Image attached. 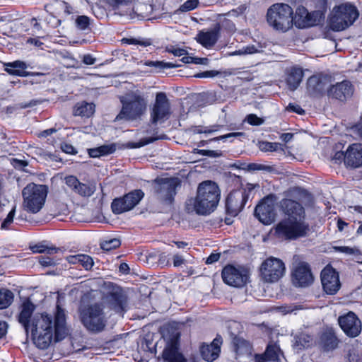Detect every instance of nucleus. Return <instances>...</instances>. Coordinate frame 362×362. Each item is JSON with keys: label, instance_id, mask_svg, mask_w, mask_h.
<instances>
[{"label": "nucleus", "instance_id": "61", "mask_svg": "<svg viewBox=\"0 0 362 362\" xmlns=\"http://www.w3.org/2000/svg\"><path fill=\"white\" fill-rule=\"evenodd\" d=\"M168 51L177 57L184 56L187 53L185 49L180 48H173L172 49H168Z\"/></svg>", "mask_w": 362, "mask_h": 362}, {"label": "nucleus", "instance_id": "31", "mask_svg": "<svg viewBox=\"0 0 362 362\" xmlns=\"http://www.w3.org/2000/svg\"><path fill=\"white\" fill-rule=\"evenodd\" d=\"M303 76L301 69L293 68L290 70L286 78V84L291 90H295L300 85Z\"/></svg>", "mask_w": 362, "mask_h": 362}, {"label": "nucleus", "instance_id": "28", "mask_svg": "<svg viewBox=\"0 0 362 362\" xmlns=\"http://www.w3.org/2000/svg\"><path fill=\"white\" fill-rule=\"evenodd\" d=\"M5 71L13 76H27L29 75L26 71L27 64L22 61H14L13 62L4 64Z\"/></svg>", "mask_w": 362, "mask_h": 362}, {"label": "nucleus", "instance_id": "53", "mask_svg": "<svg viewBox=\"0 0 362 362\" xmlns=\"http://www.w3.org/2000/svg\"><path fill=\"white\" fill-rule=\"evenodd\" d=\"M197 152L201 155L207 156L213 158L219 157L221 154L219 151L212 150H198Z\"/></svg>", "mask_w": 362, "mask_h": 362}, {"label": "nucleus", "instance_id": "15", "mask_svg": "<svg viewBox=\"0 0 362 362\" xmlns=\"http://www.w3.org/2000/svg\"><path fill=\"white\" fill-rule=\"evenodd\" d=\"M247 199L248 194L244 190H236L230 192L226 199L227 213L233 216H237L243 209Z\"/></svg>", "mask_w": 362, "mask_h": 362}, {"label": "nucleus", "instance_id": "37", "mask_svg": "<svg viewBox=\"0 0 362 362\" xmlns=\"http://www.w3.org/2000/svg\"><path fill=\"white\" fill-rule=\"evenodd\" d=\"M134 0H110V6L112 8L115 13L119 14L123 8L130 6Z\"/></svg>", "mask_w": 362, "mask_h": 362}, {"label": "nucleus", "instance_id": "3", "mask_svg": "<svg viewBox=\"0 0 362 362\" xmlns=\"http://www.w3.org/2000/svg\"><path fill=\"white\" fill-rule=\"evenodd\" d=\"M280 206L287 218L279 222L276 232L288 239H295L305 236L309 230V225L305 221V210L297 202L290 199H284Z\"/></svg>", "mask_w": 362, "mask_h": 362}, {"label": "nucleus", "instance_id": "50", "mask_svg": "<svg viewBox=\"0 0 362 362\" xmlns=\"http://www.w3.org/2000/svg\"><path fill=\"white\" fill-rule=\"evenodd\" d=\"M125 42L129 45H141L142 47H147L151 45L148 40H138L135 38L124 39Z\"/></svg>", "mask_w": 362, "mask_h": 362}, {"label": "nucleus", "instance_id": "23", "mask_svg": "<svg viewBox=\"0 0 362 362\" xmlns=\"http://www.w3.org/2000/svg\"><path fill=\"white\" fill-rule=\"evenodd\" d=\"M344 163L352 168L362 166V144H353L349 146L345 153Z\"/></svg>", "mask_w": 362, "mask_h": 362}, {"label": "nucleus", "instance_id": "48", "mask_svg": "<svg viewBox=\"0 0 362 362\" xmlns=\"http://www.w3.org/2000/svg\"><path fill=\"white\" fill-rule=\"evenodd\" d=\"M245 121H246L250 125L253 126H259L264 123V119L257 117L255 114H250L247 115Z\"/></svg>", "mask_w": 362, "mask_h": 362}, {"label": "nucleus", "instance_id": "19", "mask_svg": "<svg viewBox=\"0 0 362 362\" xmlns=\"http://www.w3.org/2000/svg\"><path fill=\"white\" fill-rule=\"evenodd\" d=\"M317 17V11L308 12L304 6H298L294 17L293 16V21L296 27L304 28L314 25Z\"/></svg>", "mask_w": 362, "mask_h": 362}, {"label": "nucleus", "instance_id": "52", "mask_svg": "<svg viewBox=\"0 0 362 362\" xmlns=\"http://www.w3.org/2000/svg\"><path fill=\"white\" fill-rule=\"evenodd\" d=\"M336 250L339 251L341 252L348 254V255H354L358 252V250L356 248H351L346 246L338 247L335 248Z\"/></svg>", "mask_w": 362, "mask_h": 362}, {"label": "nucleus", "instance_id": "63", "mask_svg": "<svg viewBox=\"0 0 362 362\" xmlns=\"http://www.w3.org/2000/svg\"><path fill=\"white\" fill-rule=\"evenodd\" d=\"M83 62L87 65H92L95 62V59L90 54H86L83 58Z\"/></svg>", "mask_w": 362, "mask_h": 362}, {"label": "nucleus", "instance_id": "43", "mask_svg": "<svg viewBox=\"0 0 362 362\" xmlns=\"http://www.w3.org/2000/svg\"><path fill=\"white\" fill-rule=\"evenodd\" d=\"M158 138H153L150 137L148 139H144L141 140L139 142H129L127 144V146L130 148H136L142 147L145 145H147L150 143L153 142L154 141L157 140Z\"/></svg>", "mask_w": 362, "mask_h": 362}, {"label": "nucleus", "instance_id": "26", "mask_svg": "<svg viewBox=\"0 0 362 362\" xmlns=\"http://www.w3.org/2000/svg\"><path fill=\"white\" fill-rule=\"evenodd\" d=\"M221 341L216 338L211 344H202L200 347V352L203 358L207 361H213L216 359L219 355Z\"/></svg>", "mask_w": 362, "mask_h": 362}, {"label": "nucleus", "instance_id": "57", "mask_svg": "<svg viewBox=\"0 0 362 362\" xmlns=\"http://www.w3.org/2000/svg\"><path fill=\"white\" fill-rule=\"evenodd\" d=\"M220 253H212L206 259V263L208 264L217 262L220 258Z\"/></svg>", "mask_w": 362, "mask_h": 362}, {"label": "nucleus", "instance_id": "14", "mask_svg": "<svg viewBox=\"0 0 362 362\" xmlns=\"http://www.w3.org/2000/svg\"><path fill=\"white\" fill-rule=\"evenodd\" d=\"M321 282L323 290L328 295H334L341 288L339 274L331 267L322 269Z\"/></svg>", "mask_w": 362, "mask_h": 362}, {"label": "nucleus", "instance_id": "62", "mask_svg": "<svg viewBox=\"0 0 362 362\" xmlns=\"http://www.w3.org/2000/svg\"><path fill=\"white\" fill-rule=\"evenodd\" d=\"M81 254L71 255L66 257L67 261L71 264H80Z\"/></svg>", "mask_w": 362, "mask_h": 362}, {"label": "nucleus", "instance_id": "44", "mask_svg": "<svg viewBox=\"0 0 362 362\" xmlns=\"http://www.w3.org/2000/svg\"><path fill=\"white\" fill-rule=\"evenodd\" d=\"M198 0H187L179 8L181 12H187L194 9L198 5Z\"/></svg>", "mask_w": 362, "mask_h": 362}, {"label": "nucleus", "instance_id": "4", "mask_svg": "<svg viewBox=\"0 0 362 362\" xmlns=\"http://www.w3.org/2000/svg\"><path fill=\"white\" fill-rule=\"evenodd\" d=\"M220 198V192L217 185L210 180L200 183L195 197L187 199L185 204L188 214L207 215L214 211Z\"/></svg>", "mask_w": 362, "mask_h": 362}, {"label": "nucleus", "instance_id": "51", "mask_svg": "<svg viewBox=\"0 0 362 362\" xmlns=\"http://www.w3.org/2000/svg\"><path fill=\"white\" fill-rule=\"evenodd\" d=\"M218 75H219L218 71L212 70V71H203V72L199 73V74H196L195 76L197 78H212V77L217 76Z\"/></svg>", "mask_w": 362, "mask_h": 362}, {"label": "nucleus", "instance_id": "39", "mask_svg": "<svg viewBox=\"0 0 362 362\" xmlns=\"http://www.w3.org/2000/svg\"><path fill=\"white\" fill-rule=\"evenodd\" d=\"M260 46L256 47L255 45H247L245 47L239 49L235 52H233L230 54L231 56L235 55H246V54H252L260 51Z\"/></svg>", "mask_w": 362, "mask_h": 362}, {"label": "nucleus", "instance_id": "38", "mask_svg": "<svg viewBox=\"0 0 362 362\" xmlns=\"http://www.w3.org/2000/svg\"><path fill=\"white\" fill-rule=\"evenodd\" d=\"M32 250L35 253H44L45 255H53L59 252L60 249L55 247H48L44 245H36L32 247Z\"/></svg>", "mask_w": 362, "mask_h": 362}, {"label": "nucleus", "instance_id": "32", "mask_svg": "<svg viewBox=\"0 0 362 362\" xmlns=\"http://www.w3.org/2000/svg\"><path fill=\"white\" fill-rule=\"evenodd\" d=\"M320 341L327 350L333 349L337 345V337L332 329H327L322 334Z\"/></svg>", "mask_w": 362, "mask_h": 362}, {"label": "nucleus", "instance_id": "11", "mask_svg": "<svg viewBox=\"0 0 362 362\" xmlns=\"http://www.w3.org/2000/svg\"><path fill=\"white\" fill-rule=\"evenodd\" d=\"M144 193L141 189L133 190L122 197L113 199L111 208L115 214H120L133 209L143 199Z\"/></svg>", "mask_w": 362, "mask_h": 362}, {"label": "nucleus", "instance_id": "46", "mask_svg": "<svg viewBox=\"0 0 362 362\" xmlns=\"http://www.w3.org/2000/svg\"><path fill=\"white\" fill-rule=\"evenodd\" d=\"M16 206H14L11 211L8 213L6 218L1 223V228L2 229H7L9 226L13 223L15 216Z\"/></svg>", "mask_w": 362, "mask_h": 362}, {"label": "nucleus", "instance_id": "49", "mask_svg": "<svg viewBox=\"0 0 362 362\" xmlns=\"http://www.w3.org/2000/svg\"><path fill=\"white\" fill-rule=\"evenodd\" d=\"M146 64L148 66H155V67L159 68V69L173 68V67L176 66V65L173 64V63H165V62H158V61H156V62L150 61V62H147Z\"/></svg>", "mask_w": 362, "mask_h": 362}, {"label": "nucleus", "instance_id": "54", "mask_svg": "<svg viewBox=\"0 0 362 362\" xmlns=\"http://www.w3.org/2000/svg\"><path fill=\"white\" fill-rule=\"evenodd\" d=\"M35 151L36 154L40 156L42 158L45 160H54V156L53 155L44 151L42 148H35Z\"/></svg>", "mask_w": 362, "mask_h": 362}, {"label": "nucleus", "instance_id": "6", "mask_svg": "<svg viewBox=\"0 0 362 362\" xmlns=\"http://www.w3.org/2000/svg\"><path fill=\"white\" fill-rule=\"evenodd\" d=\"M23 208L28 212L36 214L43 207L47 195L45 185L30 183L22 192Z\"/></svg>", "mask_w": 362, "mask_h": 362}, {"label": "nucleus", "instance_id": "7", "mask_svg": "<svg viewBox=\"0 0 362 362\" xmlns=\"http://www.w3.org/2000/svg\"><path fill=\"white\" fill-rule=\"evenodd\" d=\"M358 13L356 8L349 3L335 6L329 18V27L334 31L344 30L356 20Z\"/></svg>", "mask_w": 362, "mask_h": 362}, {"label": "nucleus", "instance_id": "30", "mask_svg": "<svg viewBox=\"0 0 362 362\" xmlns=\"http://www.w3.org/2000/svg\"><path fill=\"white\" fill-rule=\"evenodd\" d=\"M94 112L95 105L93 103L81 101L75 105L73 114L74 116L90 117L93 115Z\"/></svg>", "mask_w": 362, "mask_h": 362}, {"label": "nucleus", "instance_id": "21", "mask_svg": "<svg viewBox=\"0 0 362 362\" xmlns=\"http://www.w3.org/2000/svg\"><path fill=\"white\" fill-rule=\"evenodd\" d=\"M180 334L177 333L173 339L167 344L162 353V358L164 362H183L185 358L180 352L177 339Z\"/></svg>", "mask_w": 362, "mask_h": 362}, {"label": "nucleus", "instance_id": "58", "mask_svg": "<svg viewBox=\"0 0 362 362\" xmlns=\"http://www.w3.org/2000/svg\"><path fill=\"white\" fill-rule=\"evenodd\" d=\"M8 325L6 322L0 320V339L7 333Z\"/></svg>", "mask_w": 362, "mask_h": 362}, {"label": "nucleus", "instance_id": "42", "mask_svg": "<svg viewBox=\"0 0 362 362\" xmlns=\"http://www.w3.org/2000/svg\"><path fill=\"white\" fill-rule=\"evenodd\" d=\"M46 255L38 257V261L42 267H50L57 264L58 259Z\"/></svg>", "mask_w": 362, "mask_h": 362}, {"label": "nucleus", "instance_id": "55", "mask_svg": "<svg viewBox=\"0 0 362 362\" xmlns=\"http://www.w3.org/2000/svg\"><path fill=\"white\" fill-rule=\"evenodd\" d=\"M61 148L66 153L75 154L76 153L74 147L71 144L67 143L62 144Z\"/></svg>", "mask_w": 362, "mask_h": 362}, {"label": "nucleus", "instance_id": "1", "mask_svg": "<svg viewBox=\"0 0 362 362\" xmlns=\"http://www.w3.org/2000/svg\"><path fill=\"white\" fill-rule=\"evenodd\" d=\"M35 306L25 300L21 306L18 322L26 332L30 331L34 344L40 349H45L52 341H59L68 334L66 316L63 309L57 306L53 317L46 313L33 315Z\"/></svg>", "mask_w": 362, "mask_h": 362}, {"label": "nucleus", "instance_id": "20", "mask_svg": "<svg viewBox=\"0 0 362 362\" xmlns=\"http://www.w3.org/2000/svg\"><path fill=\"white\" fill-rule=\"evenodd\" d=\"M64 180L66 185L74 193L78 194L81 197H90L95 191V186L94 185L82 183L75 176H66Z\"/></svg>", "mask_w": 362, "mask_h": 362}, {"label": "nucleus", "instance_id": "17", "mask_svg": "<svg viewBox=\"0 0 362 362\" xmlns=\"http://www.w3.org/2000/svg\"><path fill=\"white\" fill-rule=\"evenodd\" d=\"M151 6L146 4L134 1L119 11L118 15L132 21H141L148 16Z\"/></svg>", "mask_w": 362, "mask_h": 362}, {"label": "nucleus", "instance_id": "64", "mask_svg": "<svg viewBox=\"0 0 362 362\" xmlns=\"http://www.w3.org/2000/svg\"><path fill=\"white\" fill-rule=\"evenodd\" d=\"M354 134L362 138V124H358L352 127Z\"/></svg>", "mask_w": 362, "mask_h": 362}, {"label": "nucleus", "instance_id": "40", "mask_svg": "<svg viewBox=\"0 0 362 362\" xmlns=\"http://www.w3.org/2000/svg\"><path fill=\"white\" fill-rule=\"evenodd\" d=\"M303 309V307L300 305L290 304L278 306L276 310L283 315L296 313L297 311Z\"/></svg>", "mask_w": 362, "mask_h": 362}, {"label": "nucleus", "instance_id": "47", "mask_svg": "<svg viewBox=\"0 0 362 362\" xmlns=\"http://www.w3.org/2000/svg\"><path fill=\"white\" fill-rule=\"evenodd\" d=\"M80 264H81L86 270H89L93 266V260L92 257L87 255L81 254Z\"/></svg>", "mask_w": 362, "mask_h": 362}, {"label": "nucleus", "instance_id": "45", "mask_svg": "<svg viewBox=\"0 0 362 362\" xmlns=\"http://www.w3.org/2000/svg\"><path fill=\"white\" fill-rule=\"evenodd\" d=\"M76 24L78 29L86 30L90 24L89 18L86 16H78V18L76 20Z\"/></svg>", "mask_w": 362, "mask_h": 362}, {"label": "nucleus", "instance_id": "41", "mask_svg": "<svg viewBox=\"0 0 362 362\" xmlns=\"http://www.w3.org/2000/svg\"><path fill=\"white\" fill-rule=\"evenodd\" d=\"M121 244L120 240L117 238H112L108 240H104L100 243V247L103 250L110 251L111 250L118 247Z\"/></svg>", "mask_w": 362, "mask_h": 362}, {"label": "nucleus", "instance_id": "13", "mask_svg": "<svg viewBox=\"0 0 362 362\" xmlns=\"http://www.w3.org/2000/svg\"><path fill=\"white\" fill-rule=\"evenodd\" d=\"M291 280L296 287L310 286L314 281V277L309 264L305 262L296 261L293 264Z\"/></svg>", "mask_w": 362, "mask_h": 362}, {"label": "nucleus", "instance_id": "12", "mask_svg": "<svg viewBox=\"0 0 362 362\" xmlns=\"http://www.w3.org/2000/svg\"><path fill=\"white\" fill-rule=\"evenodd\" d=\"M276 197L270 194L264 197L255 207V215L260 222L265 225H269L275 221L276 217Z\"/></svg>", "mask_w": 362, "mask_h": 362}, {"label": "nucleus", "instance_id": "56", "mask_svg": "<svg viewBox=\"0 0 362 362\" xmlns=\"http://www.w3.org/2000/svg\"><path fill=\"white\" fill-rule=\"evenodd\" d=\"M286 110L297 112L299 115H303L305 112V111L299 105L293 104H289L287 106Z\"/></svg>", "mask_w": 362, "mask_h": 362}, {"label": "nucleus", "instance_id": "35", "mask_svg": "<svg viewBox=\"0 0 362 362\" xmlns=\"http://www.w3.org/2000/svg\"><path fill=\"white\" fill-rule=\"evenodd\" d=\"M13 299V293L5 288L0 289V309L8 307Z\"/></svg>", "mask_w": 362, "mask_h": 362}, {"label": "nucleus", "instance_id": "24", "mask_svg": "<svg viewBox=\"0 0 362 362\" xmlns=\"http://www.w3.org/2000/svg\"><path fill=\"white\" fill-rule=\"evenodd\" d=\"M353 93V88L351 83L348 81H344L337 83L330 87L328 90V95L336 99L344 100L350 97Z\"/></svg>", "mask_w": 362, "mask_h": 362}, {"label": "nucleus", "instance_id": "27", "mask_svg": "<svg viewBox=\"0 0 362 362\" xmlns=\"http://www.w3.org/2000/svg\"><path fill=\"white\" fill-rule=\"evenodd\" d=\"M157 192L160 198L170 201L175 194V185L173 180L170 179L163 180L158 186Z\"/></svg>", "mask_w": 362, "mask_h": 362}, {"label": "nucleus", "instance_id": "16", "mask_svg": "<svg viewBox=\"0 0 362 362\" xmlns=\"http://www.w3.org/2000/svg\"><path fill=\"white\" fill-rule=\"evenodd\" d=\"M170 103L165 93L156 94L155 103L151 112V122L153 124L163 119L170 115Z\"/></svg>", "mask_w": 362, "mask_h": 362}, {"label": "nucleus", "instance_id": "33", "mask_svg": "<svg viewBox=\"0 0 362 362\" xmlns=\"http://www.w3.org/2000/svg\"><path fill=\"white\" fill-rule=\"evenodd\" d=\"M115 150L116 146L115 144L103 145L98 148L89 149L88 154L92 158H97L101 156L112 153L115 151Z\"/></svg>", "mask_w": 362, "mask_h": 362}, {"label": "nucleus", "instance_id": "25", "mask_svg": "<svg viewBox=\"0 0 362 362\" xmlns=\"http://www.w3.org/2000/svg\"><path fill=\"white\" fill-rule=\"evenodd\" d=\"M282 353L279 346L274 343H269L264 355H256L255 362H279Z\"/></svg>", "mask_w": 362, "mask_h": 362}, {"label": "nucleus", "instance_id": "8", "mask_svg": "<svg viewBox=\"0 0 362 362\" xmlns=\"http://www.w3.org/2000/svg\"><path fill=\"white\" fill-rule=\"evenodd\" d=\"M293 13L288 4H275L267 11V21L274 29L285 32L291 27Z\"/></svg>", "mask_w": 362, "mask_h": 362}, {"label": "nucleus", "instance_id": "9", "mask_svg": "<svg viewBox=\"0 0 362 362\" xmlns=\"http://www.w3.org/2000/svg\"><path fill=\"white\" fill-rule=\"evenodd\" d=\"M286 267L284 262L276 257H270L262 262L259 267L261 279L266 283H276L285 274Z\"/></svg>", "mask_w": 362, "mask_h": 362}, {"label": "nucleus", "instance_id": "10", "mask_svg": "<svg viewBox=\"0 0 362 362\" xmlns=\"http://www.w3.org/2000/svg\"><path fill=\"white\" fill-rule=\"evenodd\" d=\"M221 275L223 281L226 284L233 287L241 288L247 283L250 272L243 266L228 264L223 267Z\"/></svg>", "mask_w": 362, "mask_h": 362}, {"label": "nucleus", "instance_id": "29", "mask_svg": "<svg viewBox=\"0 0 362 362\" xmlns=\"http://www.w3.org/2000/svg\"><path fill=\"white\" fill-rule=\"evenodd\" d=\"M218 30L216 29L206 32L201 31L197 35L196 40L205 47L213 46L217 41Z\"/></svg>", "mask_w": 362, "mask_h": 362}, {"label": "nucleus", "instance_id": "5", "mask_svg": "<svg viewBox=\"0 0 362 362\" xmlns=\"http://www.w3.org/2000/svg\"><path fill=\"white\" fill-rule=\"evenodd\" d=\"M122 107L116 119L134 120L146 110L147 100L139 90L131 91L120 98Z\"/></svg>", "mask_w": 362, "mask_h": 362}, {"label": "nucleus", "instance_id": "59", "mask_svg": "<svg viewBox=\"0 0 362 362\" xmlns=\"http://www.w3.org/2000/svg\"><path fill=\"white\" fill-rule=\"evenodd\" d=\"M158 263L162 266L170 265L168 257L165 253H160L158 255Z\"/></svg>", "mask_w": 362, "mask_h": 362}, {"label": "nucleus", "instance_id": "22", "mask_svg": "<svg viewBox=\"0 0 362 362\" xmlns=\"http://www.w3.org/2000/svg\"><path fill=\"white\" fill-rule=\"evenodd\" d=\"M314 343L313 335L306 327L301 328L294 334L293 348L299 351L310 347Z\"/></svg>", "mask_w": 362, "mask_h": 362}, {"label": "nucleus", "instance_id": "36", "mask_svg": "<svg viewBox=\"0 0 362 362\" xmlns=\"http://www.w3.org/2000/svg\"><path fill=\"white\" fill-rule=\"evenodd\" d=\"M259 148L264 152L284 151L282 144L276 142L261 141L259 143Z\"/></svg>", "mask_w": 362, "mask_h": 362}, {"label": "nucleus", "instance_id": "18", "mask_svg": "<svg viewBox=\"0 0 362 362\" xmlns=\"http://www.w3.org/2000/svg\"><path fill=\"white\" fill-rule=\"evenodd\" d=\"M339 324L344 333L351 337H356L361 333V321L354 313L340 317Z\"/></svg>", "mask_w": 362, "mask_h": 362}, {"label": "nucleus", "instance_id": "34", "mask_svg": "<svg viewBox=\"0 0 362 362\" xmlns=\"http://www.w3.org/2000/svg\"><path fill=\"white\" fill-rule=\"evenodd\" d=\"M307 89L310 94H316L323 90V84L317 76H310L307 81Z\"/></svg>", "mask_w": 362, "mask_h": 362}, {"label": "nucleus", "instance_id": "60", "mask_svg": "<svg viewBox=\"0 0 362 362\" xmlns=\"http://www.w3.org/2000/svg\"><path fill=\"white\" fill-rule=\"evenodd\" d=\"M185 259L180 255H175L173 257V265L174 267H179L184 264Z\"/></svg>", "mask_w": 362, "mask_h": 362}, {"label": "nucleus", "instance_id": "2", "mask_svg": "<svg viewBox=\"0 0 362 362\" xmlns=\"http://www.w3.org/2000/svg\"><path fill=\"white\" fill-rule=\"evenodd\" d=\"M127 297L121 288L112 286L100 302L82 303L78 308L81 324L89 332L98 333L104 330L107 322L105 309L110 308L117 313L124 311Z\"/></svg>", "mask_w": 362, "mask_h": 362}]
</instances>
